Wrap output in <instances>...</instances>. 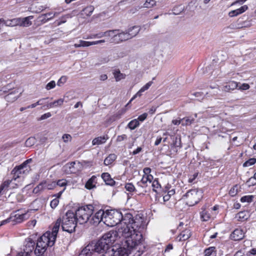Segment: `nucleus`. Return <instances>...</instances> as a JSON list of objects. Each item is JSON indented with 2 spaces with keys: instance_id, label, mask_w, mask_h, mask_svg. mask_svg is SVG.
Segmentation results:
<instances>
[{
  "instance_id": "13",
  "label": "nucleus",
  "mask_w": 256,
  "mask_h": 256,
  "mask_svg": "<svg viewBox=\"0 0 256 256\" xmlns=\"http://www.w3.org/2000/svg\"><path fill=\"white\" fill-rule=\"evenodd\" d=\"M60 12H50L46 14H42L38 17V19L42 23L44 24L48 21L52 20L55 16H58Z\"/></svg>"
},
{
  "instance_id": "6",
  "label": "nucleus",
  "mask_w": 256,
  "mask_h": 256,
  "mask_svg": "<svg viewBox=\"0 0 256 256\" xmlns=\"http://www.w3.org/2000/svg\"><path fill=\"white\" fill-rule=\"evenodd\" d=\"M94 206L92 204H88L79 207L74 213L76 217L78 222L84 224L88 221L90 222V218L94 212Z\"/></svg>"
},
{
  "instance_id": "39",
  "label": "nucleus",
  "mask_w": 256,
  "mask_h": 256,
  "mask_svg": "<svg viewBox=\"0 0 256 256\" xmlns=\"http://www.w3.org/2000/svg\"><path fill=\"white\" fill-rule=\"evenodd\" d=\"M94 6H88L82 10L83 14L86 16H90L94 10Z\"/></svg>"
},
{
  "instance_id": "61",
  "label": "nucleus",
  "mask_w": 256,
  "mask_h": 256,
  "mask_svg": "<svg viewBox=\"0 0 256 256\" xmlns=\"http://www.w3.org/2000/svg\"><path fill=\"white\" fill-rule=\"evenodd\" d=\"M147 116H148V114L145 112V113H144L142 114L139 116L137 120H138V122L139 121L143 122L146 118Z\"/></svg>"
},
{
  "instance_id": "54",
  "label": "nucleus",
  "mask_w": 256,
  "mask_h": 256,
  "mask_svg": "<svg viewBox=\"0 0 256 256\" xmlns=\"http://www.w3.org/2000/svg\"><path fill=\"white\" fill-rule=\"evenodd\" d=\"M59 204V200L57 198H54L53 199L50 203V207L54 209Z\"/></svg>"
},
{
  "instance_id": "1",
  "label": "nucleus",
  "mask_w": 256,
  "mask_h": 256,
  "mask_svg": "<svg viewBox=\"0 0 256 256\" xmlns=\"http://www.w3.org/2000/svg\"><path fill=\"white\" fill-rule=\"evenodd\" d=\"M147 224L146 218L142 214H136L134 217L130 238L125 241L124 244L129 250L138 252V254L134 256H140L143 253L144 250H140L143 238L142 233Z\"/></svg>"
},
{
  "instance_id": "11",
  "label": "nucleus",
  "mask_w": 256,
  "mask_h": 256,
  "mask_svg": "<svg viewBox=\"0 0 256 256\" xmlns=\"http://www.w3.org/2000/svg\"><path fill=\"white\" fill-rule=\"evenodd\" d=\"M64 172L66 174H77L80 172L82 164L79 162H68L64 166Z\"/></svg>"
},
{
  "instance_id": "3",
  "label": "nucleus",
  "mask_w": 256,
  "mask_h": 256,
  "mask_svg": "<svg viewBox=\"0 0 256 256\" xmlns=\"http://www.w3.org/2000/svg\"><path fill=\"white\" fill-rule=\"evenodd\" d=\"M117 239L118 238L112 234V231H110L104 234L96 242H92L90 244H92V250L98 253H102L105 252H106Z\"/></svg>"
},
{
  "instance_id": "24",
  "label": "nucleus",
  "mask_w": 256,
  "mask_h": 256,
  "mask_svg": "<svg viewBox=\"0 0 256 256\" xmlns=\"http://www.w3.org/2000/svg\"><path fill=\"white\" fill-rule=\"evenodd\" d=\"M97 184V178L96 176H92L90 178L85 184V188L87 190H92L96 188Z\"/></svg>"
},
{
  "instance_id": "35",
  "label": "nucleus",
  "mask_w": 256,
  "mask_h": 256,
  "mask_svg": "<svg viewBox=\"0 0 256 256\" xmlns=\"http://www.w3.org/2000/svg\"><path fill=\"white\" fill-rule=\"evenodd\" d=\"M200 219L203 222H207L211 218V215L208 211L206 209H204L200 212Z\"/></svg>"
},
{
  "instance_id": "32",
  "label": "nucleus",
  "mask_w": 256,
  "mask_h": 256,
  "mask_svg": "<svg viewBox=\"0 0 256 256\" xmlns=\"http://www.w3.org/2000/svg\"><path fill=\"white\" fill-rule=\"evenodd\" d=\"M248 8V7L247 6H243L238 9L230 11L228 14V16L230 17L237 16L238 15L244 12Z\"/></svg>"
},
{
  "instance_id": "38",
  "label": "nucleus",
  "mask_w": 256,
  "mask_h": 256,
  "mask_svg": "<svg viewBox=\"0 0 256 256\" xmlns=\"http://www.w3.org/2000/svg\"><path fill=\"white\" fill-rule=\"evenodd\" d=\"M139 125L140 122L138 120L136 119H134L128 122V127L131 130H134Z\"/></svg>"
},
{
  "instance_id": "63",
  "label": "nucleus",
  "mask_w": 256,
  "mask_h": 256,
  "mask_svg": "<svg viewBox=\"0 0 256 256\" xmlns=\"http://www.w3.org/2000/svg\"><path fill=\"white\" fill-rule=\"evenodd\" d=\"M152 82H148L146 84H145L139 91V92H144V90H148L150 86L152 85Z\"/></svg>"
},
{
  "instance_id": "4",
  "label": "nucleus",
  "mask_w": 256,
  "mask_h": 256,
  "mask_svg": "<svg viewBox=\"0 0 256 256\" xmlns=\"http://www.w3.org/2000/svg\"><path fill=\"white\" fill-rule=\"evenodd\" d=\"M50 232H46L38 238L34 254L36 256H42L48 246H52L54 244V240L50 238Z\"/></svg>"
},
{
  "instance_id": "21",
  "label": "nucleus",
  "mask_w": 256,
  "mask_h": 256,
  "mask_svg": "<svg viewBox=\"0 0 256 256\" xmlns=\"http://www.w3.org/2000/svg\"><path fill=\"white\" fill-rule=\"evenodd\" d=\"M238 82L234 81H230L223 86L222 90L226 92H230L238 88Z\"/></svg>"
},
{
  "instance_id": "37",
  "label": "nucleus",
  "mask_w": 256,
  "mask_h": 256,
  "mask_svg": "<svg viewBox=\"0 0 256 256\" xmlns=\"http://www.w3.org/2000/svg\"><path fill=\"white\" fill-rule=\"evenodd\" d=\"M116 156L114 154H110L104 160V164L108 166L112 164L116 159Z\"/></svg>"
},
{
  "instance_id": "43",
  "label": "nucleus",
  "mask_w": 256,
  "mask_h": 256,
  "mask_svg": "<svg viewBox=\"0 0 256 256\" xmlns=\"http://www.w3.org/2000/svg\"><path fill=\"white\" fill-rule=\"evenodd\" d=\"M238 188L239 186L237 184L233 186L229 191V194L231 196H236L238 192Z\"/></svg>"
},
{
  "instance_id": "30",
  "label": "nucleus",
  "mask_w": 256,
  "mask_h": 256,
  "mask_svg": "<svg viewBox=\"0 0 256 256\" xmlns=\"http://www.w3.org/2000/svg\"><path fill=\"white\" fill-rule=\"evenodd\" d=\"M92 248V244H88L82 250L78 256H91L92 252H94Z\"/></svg>"
},
{
  "instance_id": "47",
  "label": "nucleus",
  "mask_w": 256,
  "mask_h": 256,
  "mask_svg": "<svg viewBox=\"0 0 256 256\" xmlns=\"http://www.w3.org/2000/svg\"><path fill=\"white\" fill-rule=\"evenodd\" d=\"M124 188L130 192H132L136 190L135 187L132 183H126L125 184Z\"/></svg>"
},
{
  "instance_id": "9",
  "label": "nucleus",
  "mask_w": 256,
  "mask_h": 256,
  "mask_svg": "<svg viewBox=\"0 0 256 256\" xmlns=\"http://www.w3.org/2000/svg\"><path fill=\"white\" fill-rule=\"evenodd\" d=\"M122 218L120 212L112 210H106L104 224L108 226L112 227L118 224Z\"/></svg>"
},
{
  "instance_id": "18",
  "label": "nucleus",
  "mask_w": 256,
  "mask_h": 256,
  "mask_svg": "<svg viewBox=\"0 0 256 256\" xmlns=\"http://www.w3.org/2000/svg\"><path fill=\"white\" fill-rule=\"evenodd\" d=\"M120 30L116 29L112 30H108L104 32H102V35L104 36H106L108 38H110V42L115 43L116 39V33L118 32H120Z\"/></svg>"
},
{
  "instance_id": "20",
  "label": "nucleus",
  "mask_w": 256,
  "mask_h": 256,
  "mask_svg": "<svg viewBox=\"0 0 256 256\" xmlns=\"http://www.w3.org/2000/svg\"><path fill=\"white\" fill-rule=\"evenodd\" d=\"M60 224L62 225V223L60 222V217L56 222L52 228V232L50 233V238L52 240H54V242Z\"/></svg>"
},
{
  "instance_id": "33",
  "label": "nucleus",
  "mask_w": 256,
  "mask_h": 256,
  "mask_svg": "<svg viewBox=\"0 0 256 256\" xmlns=\"http://www.w3.org/2000/svg\"><path fill=\"white\" fill-rule=\"evenodd\" d=\"M19 20L18 18H14L12 20H4V19L3 23L4 24H5L6 26H19Z\"/></svg>"
},
{
  "instance_id": "10",
  "label": "nucleus",
  "mask_w": 256,
  "mask_h": 256,
  "mask_svg": "<svg viewBox=\"0 0 256 256\" xmlns=\"http://www.w3.org/2000/svg\"><path fill=\"white\" fill-rule=\"evenodd\" d=\"M106 215V210L100 209L96 211L90 220V223L92 224L97 226L100 222H104V218Z\"/></svg>"
},
{
  "instance_id": "58",
  "label": "nucleus",
  "mask_w": 256,
  "mask_h": 256,
  "mask_svg": "<svg viewBox=\"0 0 256 256\" xmlns=\"http://www.w3.org/2000/svg\"><path fill=\"white\" fill-rule=\"evenodd\" d=\"M56 86V83L54 80H52L50 82H48L46 86V88L48 90H50L54 88Z\"/></svg>"
},
{
  "instance_id": "5",
  "label": "nucleus",
  "mask_w": 256,
  "mask_h": 256,
  "mask_svg": "<svg viewBox=\"0 0 256 256\" xmlns=\"http://www.w3.org/2000/svg\"><path fill=\"white\" fill-rule=\"evenodd\" d=\"M60 222L62 230L72 233L75 230L78 221L74 212L72 210H68L65 214L60 217Z\"/></svg>"
},
{
  "instance_id": "64",
  "label": "nucleus",
  "mask_w": 256,
  "mask_h": 256,
  "mask_svg": "<svg viewBox=\"0 0 256 256\" xmlns=\"http://www.w3.org/2000/svg\"><path fill=\"white\" fill-rule=\"evenodd\" d=\"M250 86L248 84H242L239 88L238 90H247L250 88Z\"/></svg>"
},
{
  "instance_id": "41",
  "label": "nucleus",
  "mask_w": 256,
  "mask_h": 256,
  "mask_svg": "<svg viewBox=\"0 0 256 256\" xmlns=\"http://www.w3.org/2000/svg\"><path fill=\"white\" fill-rule=\"evenodd\" d=\"M194 121V118H190V117L186 116L182 119V125L183 126H190Z\"/></svg>"
},
{
  "instance_id": "2",
  "label": "nucleus",
  "mask_w": 256,
  "mask_h": 256,
  "mask_svg": "<svg viewBox=\"0 0 256 256\" xmlns=\"http://www.w3.org/2000/svg\"><path fill=\"white\" fill-rule=\"evenodd\" d=\"M122 217L117 230L111 231L118 238H122L125 242L130 238L134 216L131 214L126 213L124 216L122 214Z\"/></svg>"
},
{
  "instance_id": "53",
  "label": "nucleus",
  "mask_w": 256,
  "mask_h": 256,
  "mask_svg": "<svg viewBox=\"0 0 256 256\" xmlns=\"http://www.w3.org/2000/svg\"><path fill=\"white\" fill-rule=\"evenodd\" d=\"M103 37L102 32H100L96 34H90L86 39H92L95 38H100Z\"/></svg>"
},
{
  "instance_id": "31",
  "label": "nucleus",
  "mask_w": 256,
  "mask_h": 256,
  "mask_svg": "<svg viewBox=\"0 0 256 256\" xmlns=\"http://www.w3.org/2000/svg\"><path fill=\"white\" fill-rule=\"evenodd\" d=\"M108 138L107 134L95 138L92 141V144L94 146L103 144L106 142Z\"/></svg>"
},
{
  "instance_id": "15",
  "label": "nucleus",
  "mask_w": 256,
  "mask_h": 256,
  "mask_svg": "<svg viewBox=\"0 0 256 256\" xmlns=\"http://www.w3.org/2000/svg\"><path fill=\"white\" fill-rule=\"evenodd\" d=\"M35 248V242L31 238L26 239L24 252L32 256Z\"/></svg>"
},
{
  "instance_id": "49",
  "label": "nucleus",
  "mask_w": 256,
  "mask_h": 256,
  "mask_svg": "<svg viewBox=\"0 0 256 256\" xmlns=\"http://www.w3.org/2000/svg\"><path fill=\"white\" fill-rule=\"evenodd\" d=\"M181 147L180 142L178 144H177V141L176 140L175 142H174L171 145V150L177 152L178 149H180Z\"/></svg>"
},
{
  "instance_id": "16",
  "label": "nucleus",
  "mask_w": 256,
  "mask_h": 256,
  "mask_svg": "<svg viewBox=\"0 0 256 256\" xmlns=\"http://www.w3.org/2000/svg\"><path fill=\"white\" fill-rule=\"evenodd\" d=\"M244 236V232L240 228H236L230 234L231 240L234 241H238L242 240Z\"/></svg>"
},
{
  "instance_id": "45",
  "label": "nucleus",
  "mask_w": 256,
  "mask_h": 256,
  "mask_svg": "<svg viewBox=\"0 0 256 256\" xmlns=\"http://www.w3.org/2000/svg\"><path fill=\"white\" fill-rule=\"evenodd\" d=\"M125 112V110L122 109L118 110L116 114H114L112 118L113 120H116L121 118V116L124 114Z\"/></svg>"
},
{
  "instance_id": "12",
  "label": "nucleus",
  "mask_w": 256,
  "mask_h": 256,
  "mask_svg": "<svg viewBox=\"0 0 256 256\" xmlns=\"http://www.w3.org/2000/svg\"><path fill=\"white\" fill-rule=\"evenodd\" d=\"M151 168L148 167L144 168L143 170L144 173L140 182L144 186H147V182H151L154 178L153 176L150 174Z\"/></svg>"
},
{
  "instance_id": "27",
  "label": "nucleus",
  "mask_w": 256,
  "mask_h": 256,
  "mask_svg": "<svg viewBox=\"0 0 256 256\" xmlns=\"http://www.w3.org/2000/svg\"><path fill=\"white\" fill-rule=\"evenodd\" d=\"M13 180H7L4 181L0 185V196L5 194L8 190L10 184Z\"/></svg>"
},
{
  "instance_id": "19",
  "label": "nucleus",
  "mask_w": 256,
  "mask_h": 256,
  "mask_svg": "<svg viewBox=\"0 0 256 256\" xmlns=\"http://www.w3.org/2000/svg\"><path fill=\"white\" fill-rule=\"evenodd\" d=\"M191 232L190 230L186 228L180 232L176 238L178 242L185 241L188 240L191 236Z\"/></svg>"
},
{
  "instance_id": "50",
  "label": "nucleus",
  "mask_w": 256,
  "mask_h": 256,
  "mask_svg": "<svg viewBox=\"0 0 256 256\" xmlns=\"http://www.w3.org/2000/svg\"><path fill=\"white\" fill-rule=\"evenodd\" d=\"M35 143V139L34 138H28L26 142L25 145L26 146L30 147L33 145H34Z\"/></svg>"
},
{
  "instance_id": "46",
  "label": "nucleus",
  "mask_w": 256,
  "mask_h": 256,
  "mask_svg": "<svg viewBox=\"0 0 256 256\" xmlns=\"http://www.w3.org/2000/svg\"><path fill=\"white\" fill-rule=\"evenodd\" d=\"M156 4V2L154 0H146L144 4V7L150 8Z\"/></svg>"
},
{
  "instance_id": "17",
  "label": "nucleus",
  "mask_w": 256,
  "mask_h": 256,
  "mask_svg": "<svg viewBox=\"0 0 256 256\" xmlns=\"http://www.w3.org/2000/svg\"><path fill=\"white\" fill-rule=\"evenodd\" d=\"M116 34L115 44H119L130 39L126 30L125 31L120 30V32H116Z\"/></svg>"
},
{
  "instance_id": "62",
  "label": "nucleus",
  "mask_w": 256,
  "mask_h": 256,
  "mask_svg": "<svg viewBox=\"0 0 256 256\" xmlns=\"http://www.w3.org/2000/svg\"><path fill=\"white\" fill-rule=\"evenodd\" d=\"M66 76H62L60 80H58V86H61L62 84H64V82H66Z\"/></svg>"
},
{
  "instance_id": "42",
  "label": "nucleus",
  "mask_w": 256,
  "mask_h": 256,
  "mask_svg": "<svg viewBox=\"0 0 256 256\" xmlns=\"http://www.w3.org/2000/svg\"><path fill=\"white\" fill-rule=\"evenodd\" d=\"M254 198V196L252 195H248V196H242L240 198V202H252L253 199Z\"/></svg>"
},
{
  "instance_id": "22",
  "label": "nucleus",
  "mask_w": 256,
  "mask_h": 256,
  "mask_svg": "<svg viewBox=\"0 0 256 256\" xmlns=\"http://www.w3.org/2000/svg\"><path fill=\"white\" fill-rule=\"evenodd\" d=\"M10 216L12 222L14 223H20L25 220L26 214H12Z\"/></svg>"
},
{
  "instance_id": "51",
  "label": "nucleus",
  "mask_w": 256,
  "mask_h": 256,
  "mask_svg": "<svg viewBox=\"0 0 256 256\" xmlns=\"http://www.w3.org/2000/svg\"><path fill=\"white\" fill-rule=\"evenodd\" d=\"M230 28L232 30L240 29L238 20L236 22L232 23L228 26L226 28Z\"/></svg>"
},
{
  "instance_id": "48",
  "label": "nucleus",
  "mask_w": 256,
  "mask_h": 256,
  "mask_svg": "<svg viewBox=\"0 0 256 256\" xmlns=\"http://www.w3.org/2000/svg\"><path fill=\"white\" fill-rule=\"evenodd\" d=\"M256 162V158H250L246 162H244L243 164L244 166H250L255 164Z\"/></svg>"
},
{
  "instance_id": "14",
  "label": "nucleus",
  "mask_w": 256,
  "mask_h": 256,
  "mask_svg": "<svg viewBox=\"0 0 256 256\" xmlns=\"http://www.w3.org/2000/svg\"><path fill=\"white\" fill-rule=\"evenodd\" d=\"M18 88H14L10 90V92L4 96V98L8 102H14L20 96L22 92L18 91Z\"/></svg>"
},
{
  "instance_id": "40",
  "label": "nucleus",
  "mask_w": 256,
  "mask_h": 256,
  "mask_svg": "<svg viewBox=\"0 0 256 256\" xmlns=\"http://www.w3.org/2000/svg\"><path fill=\"white\" fill-rule=\"evenodd\" d=\"M113 74L117 82L124 78L126 76L125 74H122L119 70H114Z\"/></svg>"
},
{
  "instance_id": "57",
  "label": "nucleus",
  "mask_w": 256,
  "mask_h": 256,
  "mask_svg": "<svg viewBox=\"0 0 256 256\" xmlns=\"http://www.w3.org/2000/svg\"><path fill=\"white\" fill-rule=\"evenodd\" d=\"M62 138L64 142H67L68 141H71L72 139V137L70 134H64L62 136Z\"/></svg>"
},
{
  "instance_id": "25",
  "label": "nucleus",
  "mask_w": 256,
  "mask_h": 256,
  "mask_svg": "<svg viewBox=\"0 0 256 256\" xmlns=\"http://www.w3.org/2000/svg\"><path fill=\"white\" fill-rule=\"evenodd\" d=\"M101 177L106 185L114 186L116 182L112 178L110 174L108 172H104L102 174Z\"/></svg>"
},
{
  "instance_id": "7",
  "label": "nucleus",
  "mask_w": 256,
  "mask_h": 256,
  "mask_svg": "<svg viewBox=\"0 0 256 256\" xmlns=\"http://www.w3.org/2000/svg\"><path fill=\"white\" fill-rule=\"evenodd\" d=\"M202 190L198 188L188 190L182 198L186 201L188 205L193 206L198 203L202 198L204 194Z\"/></svg>"
},
{
  "instance_id": "60",
  "label": "nucleus",
  "mask_w": 256,
  "mask_h": 256,
  "mask_svg": "<svg viewBox=\"0 0 256 256\" xmlns=\"http://www.w3.org/2000/svg\"><path fill=\"white\" fill-rule=\"evenodd\" d=\"M70 16H69L68 14H67L66 16H62L60 18V20L58 22V26H60V25L66 22V19L68 18Z\"/></svg>"
},
{
  "instance_id": "56",
  "label": "nucleus",
  "mask_w": 256,
  "mask_h": 256,
  "mask_svg": "<svg viewBox=\"0 0 256 256\" xmlns=\"http://www.w3.org/2000/svg\"><path fill=\"white\" fill-rule=\"evenodd\" d=\"M198 172H195L192 175L190 176V177H189V178L188 180V182H190V183L193 182L198 177Z\"/></svg>"
},
{
  "instance_id": "36",
  "label": "nucleus",
  "mask_w": 256,
  "mask_h": 256,
  "mask_svg": "<svg viewBox=\"0 0 256 256\" xmlns=\"http://www.w3.org/2000/svg\"><path fill=\"white\" fill-rule=\"evenodd\" d=\"M152 187L153 191L158 192L162 188L161 184H160L158 178H156L152 181Z\"/></svg>"
},
{
  "instance_id": "28",
  "label": "nucleus",
  "mask_w": 256,
  "mask_h": 256,
  "mask_svg": "<svg viewBox=\"0 0 256 256\" xmlns=\"http://www.w3.org/2000/svg\"><path fill=\"white\" fill-rule=\"evenodd\" d=\"M250 217L249 212L248 211L244 210L238 212L235 216V218L240 222H244Z\"/></svg>"
},
{
  "instance_id": "59",
  "label": "nucleus",
  "mask_w": 256,
  "mask_h": 256,
  "mask_svg": "<svg viewBox=\"0 0 256 256\" xmlns=\"http://www.w3.org/2000/svg\"><path fill=\"white\" fill-rule=\"evenodd\" d=\"M53 102L55 107H56L58 106H61L64 103V99L60 98L58 100H54Z\"/></svg>"
},
{
  "instance_id": "26",
  "label": "nucleus",
  "mask_w": 256,
  "mask_h": 256,
  "mask_svg": "<svg viewBox=\"0 0 256 256\" xmlns=\"http://www.w3.org/2000/svg\"><path fill=\"white\" fill-rule=\"evenodd\" d=\"M246 16H243L238 19L239 28H248L252 26V20H245Z\"/></svg>"
},
{
  "instance_id": "8",
  "label": "nucleus",
  "mask_w": 256,
  "mask_h": 256,
  "mask_svg": "<svg viewBox=\"0 0 256 256\" xmlns=\"http://www.w3.org/2000/svg\"><path fill=\"white\" fill-rule=\"evenodd\" d=\"M32 158H29L20 165L16 166L11 172V174L12 175V180H16V179L28 174L31 170L28 164L32 162Z\"/></svg>"
},
{
  "instance_id": "29",
  "label": "nucleus",
  "mask_w": 256,
  "mask_h": 256,
  "mask_svg": "<svg viewBox=\"0 0 256 256\" xmlns=\"http://www.w3.org/2000/svg\"><path fill=\"white\" fill-rule=\"evenodd\" d=\"M140 30V28L138 26H135L128 28L126 30L127 33H128L130 38L131 39L138 34Z\"/></svg>"
},
{
  "instance_id": "55",
  "label": "nucleus",
  "mask_w": 256,
  "mask_h": 256,
  "mask_svg": "<svg viewBox=\"0 0 256 256\" xmlns=\"http://www.w3.org/2000/svg\"><path fill=\"white\" fill-rule=\"evenodd\" d=\"M67 185V181L65 179L59 180L56 182V186H66Z\"/></svg>"
},
{
  "instance_id": "52",
  "label": "nucleus",
  "mask_w": 256,
  "mask_h": 256,
  "mask_svg": "<svg viewBox=\"0 0 256 256\" xmlns=\"http://www.w3.org/2000/svg\"><path fill=\"white\" fill-rule=\"evenodd\" d=\"M254 180H256V172L254 174V176L250 178L247 181V183L248 184L249 186H256V182H253Z\"/></svg>"
},
{
  "instance_id": "23",
  "label": "nucleus",
  "mask_w": 256,
  "mask_h": 256,
  "mask_svg": "<svg viewBox=\"0 0 256 256\" xmlns=\"http://www.w3.org/2000/svg\"><path fill=\"white\" fill-rule=\"evenodd\" d=\"M34 18V16H30L26 18H18L19 26L23 27H28L32 24V22L30 21Z\"/></svg>"
},
{
  "instance_id": "44",
  "label": "nucleus",
  "mask_w": 256,
  "mask_h": 256,
  "mask_svg": "<svg viewBox=\"0 0 256 256\" xmlns=\"http://www.w3.org/2000/svg\"><path fill=\"white\" fill-rule=\"evenodd\" d=\"M90 46V42L84 41L82 40H80L78 43L75 44H74V46L75 48H80V47H86Z\"/></svg>"
},
{
  "instance_id": "34",
  "label": "nucleus",
  "mask_w": 256,
  "mask_h": 256,
  "mask_svg": "<svg viewBox=\"0 0 256 256\" xmlns=\"http://www.w3.org/2000/svg\"><path fill=\"white\" fill-rule=\"evenodd\" d=\"M204 256H216V249L215 246H210L206 248L204 252Z\"/></svg>"
}]
</instances>
